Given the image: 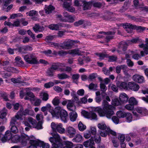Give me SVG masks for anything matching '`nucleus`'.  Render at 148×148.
I'll use <instances>...</instances> for the list:
<instances>
[{
	"mask_svg": "<svg viewBox=\"0 0 148 148\" xmlns=\"http://www.w3.org/2000/svg\"><path fill=\"white\" fill-rule=\"evenodd\" d=\"M49 45L51 47H53L57 49H62L61 43L60 44L55 42H51L49 43Z\"/></svg>",
	"mask_w": 148,
	"mask_h": 148,
	"instance_id": "obj_32",
	"label": "nucleus"
},
{
	"mask_svg": "<svg viewBox=\"0 0 148 148\" xmlns=\"http://www.w3.org/2000/svg\"><path fill=\"white\" fill-rule=\"evenodd\" d=\"M118 138L120 142H124L125 138V136L124 134H120L118 136Z\"/></svg>",
	"mask_w": 148,
	"mask_h": 148,
	"instance_id": "obj_60",
	"label": "nucleus"
},
{
	"mask_svg": "<svg viewBox=\"0 0 148 148\" xmlns=\"http://www.w3.org/2000/svg\"><path fill=\"white\" fill-rule=\"evenodd\" d=\"M59 115L62 121L64 123L67 121L68 114L67 112L64 110L61 109Z\"/></svg>",
	"mask_w": 148,
	"mask_h": 148,
	"instance_id": "obj_14",
	"label": "nucleus"
},
{
	"mask_svg": "<svg viewBox=\"0 0 148 148\" xmlns=\"http://www.w3.org/2000/svg\"><path fill=\"white\" fill-rule=\"evenodd\" d=\"M61 109L62 108L60 106L56 107L54 109H53V107L50 113L53 117L59 118Z\"/></svg>",
	"mask_w": 148,
	"mask_h": 148,
	"instance_id": "obj_13",
	"label": "nucleus"
},
{
	"mask_svg": "<svg viewBox=\"0 0 148 148\" xmlns=\"http://www.w3.org/2000/svg\"><path fill=\"white\" fill-rule=\"evenodd\" d=\"M121 67H120V66H116V71L117 73H120L121 70V67L122 69L124 70L125 68H126V65H121Z\"/></svg>",
	"mask_w": 148,
	"mask_h": 148,
	"instance_id": "obj_57",
	"label": "nucleus"
},
{
	"mask_svg": "<svg viewBox=\"0 0 148 148\" xmlns=\"http://www.w3.org/2000/svg\"><path fill=\"white\" fill-rule=\"evenodd\" d=\"M91 139L93 140L94 141L97 143H99L101 142V137L99 134L95 135L94 137H91Z\"/></svg>",
	"mask_w": 148,
	"mask_h": 148,
	"instance_id": "obj_34",
	"label": "nucleus"
},
{
	"mask_svg": "<svg viewBox=\"0 0 148 148\" xmlns=\"http://www.w3.org/2000/svg\"><path fill=\"white\" fill-rule=\"evenodd\" d=\"M51 126L54 131L56 130L60 134H63L65 132V129L63 127L62 124L60 123L56 124L54 122H52L51 124Z\"/></svg>",
	"mask_w": 148,
	"mask_h": 148,
	"instance_id": "obj_8",
	"label": "nucleus"
},
{
	"mask_svg": "<svg viewBox=\"0 0 148 148\" xmlns=\"http://www.w3.org/2000/svg\"><path fill=\"white\" fill-rule=\"evenodd\" d=\"M128 44L124 41H122L119 43V48L121 49L123 51H125L126 50Z\"/></svg>",
	"mask_w": 148,
	"mask_h": 148,
	"instance_id": "obj_30",
	"label": "nucleus"
},
{
	"mask_svg": "<svg viewBox=\"0 0 148 148\" xmlns=\"http://www.w3.org/2000/svg\"><path fill=\"white\" fill-rule=\"evenodd\" d=\"M66 105L67 108L70 110H73V108L74 106V101L71 100H69Z\"/></svg>",
	"mask_w": 148,
	"mask_h": 148,
	"instance_id": "obj_31",
	"label": "nucleus"
},
{
	"mask_svg": "<svg viewBox=\"0 0 148 148\" xmlns=\"http://www.w3.org/2000/svg\"><path fill=\"white\" fill-rule=\"evenodd\" d=\"M36 121L31 117L28 118L27 121L24 122V124L25 126L30 128H34V127L36 126Z\"/></svg>",
	"mask_w": 148,
	"mask_h": 148,
	"instance_id": "obj_12",
	"label": "nucleus"
},
{
	"mask_svg": "<svg viewBox=\"0 0 148 148\" xmlns=\"http://www.w3.org/2000/svg\"><path fill=\"white\" fill-rule=\"evenodd\" d=\"M66 135L70 138L74 137L76 134V130L75 128L71 126L66 128Z\"/></svg>",
	"mask_w": 148,
	"mask_h": 148,
	"instance_id": "obj_9",
	"label": "nucleus"
},
{
	"mask_svg": "<svg viewBox=\"0 0 148 148\" xmlns=\"http://www.w3.org/2000/svg\"><path fill=\"white\" fill-rule=\"evenodd\" d=\"M129 103L132 105L134 106L137 104V101L136 99L133 97H132L130 98L129 100Z\"/></svg>",
	"mask_w": 148,
	"mask_h": 148,
	"instance_id": "obj_47",
	"label": "nucleus"
},
{
	"mask_svg": "<svg viewBox=\"0 0 148 148\" xmlns=\"http://www.w3.org/2000/svg\"><path fill=\"white\" fill-rule=\"evenodd\" d=\"M121 102L118 99H115L112 101V104L114 106H118L121 105Z\"/></svg>",
	"mask_w": 148,
	"mask_h": 148,
	"instance_id": "obj_50",
	"label": "nucleus"
},
{
	"mask_svg": "<svg viewBox=\"0 0 148 148\" xmlns=\"http://www.w3.org/2000/svg\"><path fill=\"white\" fill-rule=\"evenodd\" d=\"M72 70L71 68L69 66H66L65 65H52L50 68L48 69L47 73L48 76H52L53 75V73L56 71L70 73Z\"/></svg>",
	"mask_w": 148,
	"mask_h": 148,
	"instance_id": "obj_2",
	"label": "nucleus"
},
{
	"mask_svg": "<svg viewBox=\"0 0 148 148\" xmlns=\"http://www.w3.org/2000/svg\"><path fill=\"white\" fill-rule=\"evenodd\" d=\"M143 139L142 138H138L133 140V142L135 143L136 145H138L141 144L143 142Z\"/></svg>",
	"mask_w": 148,
	"mask_h": 148,
	"instance_id": "obj_51",
	"label": "nucleus"
},
{
	"mask_svg": "<svg viewBox=\"0 0 148 148\" xmlns=\"http://www.w3.org/2000/svg\"><path fill=\"white\" fill-rule=\"evenodd\" d=\"M30 138H34V137L32 136H30ZM30 137L27 135L23 134H21L20 136H18L17 141L20 142L22 145L25 146L26 145L28 141L29 140Z\"/></svg>",
	"mask_w": 148,
	"mask_h": 148,
	"instance_id": "obj_7",
	"label": "nucleus"
},
{
	"mask_svg": "<svg viewBox=\"0 0 148 148\" xmlns=\"http://www.w3.org/2000/svg\"><path fill=\"white\" fill-rule=\"evenodd\" d=\"M97 126L99 129L102 130H106L107 128L106 124L103 123H99Z\"/></svg>",
	"mask_w": 148,
	"mask_h": 148,
	"instance_id": "obj_45",
	"label": "nucleus"
},
{
	"mask_svg": "<svg viewBox=\"0 0 148 148\" xmlns=\"http://www.w3.org/2000/svg\"><path fill=\"white\" fill-rule=\"evenodd\" d=\"M68 53L72 56H74L76 55H80V51L78 49H75L69 51Z\"/></svg>",
	"mask_w": 148,
	"mask_h": 148,
	"instance_id": "obj_33",
	"label": "nucleus"
},
{
	"mask_svg": "<svg viewBox=\"0 0 148 148\" xmlns=\"http://www.w3.org/2000/svg\"><path fill=\"white\" fill-rule=\"evenodd\" d=\"M51 135L53 137H51L49 138V140L52 144V145H57L58 146H62L63 145L61 142V139L60 137L57 133H52Z\"/></svg>",
	"mask_w": 148,
	"mask_h": 148,
	"instance_id": "obj_4",
	"label": "nucleus"
},
{
	"mask_svg": "<svg viewBox=\"0 0 148 148\" xmlns=\"http://www.w3.org/2000/svg\"><path fill=\"white\" fill-rule=\"evenodd\" d=\"M12 135L9 130L7 131L5 135L1 138V140L3 143L6 142L7 140L10 139L12 137Z\"/></svg>",
	"mask_w": 148,
	"mask_h": 148,
	"instance_id": "obj_15",
	"label": "nucleus"
},
{
	"mask_svg": "<svg viewBox=\"0 0 148 148\" xmlns=\"http://www.w3.org/2000/svg\"><path fill=\"white\" fill-rule=\"evenodd\" d=\"M23 115L26 116L27 115H29L33 116L34 114V112L32 110H29L27 108L23 110Z\"/></svg>",
	"mask_w": 148,
	"mask_h": 148,
	"instance_id": "obj_36",
	"label": "nucleus"
},
{
	"mask_svg": "<svg viewBox=\"0 0 148 148\" xmlns=\"http://www.w3.org/2000/svg\"><path fill=\"white\" fill-rule=\"evenodd\" d=\"M133 80L138 83H142L144 81V78L143 76L139 75H136L133 77Z\"/></svg>",
	"mask_w": 148,
	"mask_h": 148,
	"instance_id": "obj_19",
	"label": "nucleus"
},
{
	"mask_svg": "<svg viewBox=\"0 0 148 148\" xmlns=\"http://www.w3.org/2000/svg\"><path fill=\"white\" fill-rule=\"evenodd\" d=\"M129 8V4L127 2H125L121 8L119 10V11L121 13L124 12L126 10Z\"/></svg>",
	"mask_w": 148,
	"mask_h": 148,
	"instance_id": "obj_40",
	"label": "nucleus"
},
{
	"mask_svg": "<svg viewBox=\"0 0 148 148\" xmlns=\"http://www.w3.org/2000/svg\"><path fill=\"white\" fill-rule=\"evenodd\" d=\"M49 28L52 30H57L59 29V25L58 24H51L49 25Z\"/></svg>",
	"mask_w": 148,
	"mask_h": 148,
	"instance_id": "obj_46",
	"label": "nucleus"
},
{
	"mask_svg": "<svg viewBox=\"0 0 148 148\" xmlns=\"http://www.w3.org/2000/svg\"><path fill=\"white\" fill-rule=\"evenodd\" d=\"M74 136V138L72 139L73 142L78 143L82 141L83 139L82 136L79 134H76Z\"/></svg>",
	"mask_w": 148,
	"mask_h": 148,
	"instance_id": "obj_27",
	"label": "nucleus"
},
{
	"mask_svg": "<svg viewBox=\"0 0 148 148\" xmlns=\"http://www.w3.org/2000/svg\"><path fill=\"white\" fill-rule=\"evenodd\" d=\"M31 143L33 144H35L36 147L39 146L40 147H42L44 144V142L39 140H32Z\"/></svg>",
	"mask_w": 148,
	"mask_h": 148,
	"instance_id": "obj_29",
	"label": "nucleus"
},
{
	"mask_svg": "<svg viewBox=\"0 0 148 148\" xmlns=\"http://www.w3.org/2000/svg\"><path fill=\"white\" fill-rule=\"evenodd\" d=\"M43 123V122L42 121H39L38 123H36V126H35L34 127V128H36L38 130H40L42 129V125Z\"/></svg>",
	"mask_w": 148,
	"mask_h": 148,
	"instance_id": "obj_53",
	"label": "nucleus"
},
{
	"mask_svg": "<svg viewBox=\"0 0 148 148\" xmlns=\"http://www.w3.org/2000/svg\"><path fill=\"white\" fill-rule=\"evenodd\" d=\"M145 42L146 43L145 44L143 43L139 45V46L140 48H143L144 51H141L140 52L141 55L143 56H145V54L146 55L148 54V38H146Z\"/></svg>",
	"mask_w": 148,
	"mask_h": 148,
	"instance_id": "obj_10",
	"label": "nucleus"
},
{
	"mask_svg": "<svg viewBox=\"0 0 148 148\" xmlns=\"http://www.w3.org/2000/svg\"><path fill=\"white\" fill-rule=\"evenodd\" d=\"M23 108H21L19 111L17 112L15 116L17 119H21L23 116Z\"/></svg>",
	"mask_w": 148,
	"mask_h": 148,
	"instance_id": "obj_38",
	"label": "nucleus"
},
{
	"mask_svg": "<svg viewBox=\"0 0 148 148\" xmlns=\"http://www.w3.org/2000/svg\"><path fill=\"white\" fill-rule=\"evenodd\" d=\"M83 9L84 10H86L90 9L92 5L91 2H87L85 1L83 2Z\"/></svg>",
	"mask_w": 148,
	"mask_h": 148,
	"instance_id": "obj_28",
	"label": "nucleus"
},
{
	"mask_svg": "<svg viewBox=\"0 0 148 148\" xmlns=\"http://www.w3.org/2000/svg\"><path fill=\"white\" fill-rule=\"evenodd\" d=\"M115 32L110 31L106 32L100 31L99 32V34H104L107 35L105 38V40L107 42L113 38L114 36L112 35L115 34Z\"/></svg>",
	"mask_w": 148,
	"mask_h": 148,
	"instance_id": "obj_11",
	"label": "nucleus"
},
{
	"mask_svg": "<svg viewBox=\"0 0 148 148\" xmlns=\"http://www.w3.org/2000/svg\"><path fill=\"white\" fill-rule=\"evenodd\" d=\"M57 76L58 78L61 79H63L67 78H69L70 77L65 73H59L58 74Z\"/></svg>",
	"mask_w": 148,
	"mask_h": 148,
	"instance_id": "obj_39",
	"label": "nucleus"
},
{
	"mask_svg": "<svg viewBox=\"0 0 148 148\" xmlns=\"http://www.w3.org/2000/svg\"><path fill=\"white\" fill-rule=\"evenodd\" d=\"M117 57L114 55L108 57V61L110 62L115 61L117 60Z\"/></svg>",
	"mask_w": 148,
	"mask_h": 148,
	"instance_id": "obj_63",
	"label": "nucleus"
},
{
	"mask_svg": "<svg viewBox=\"0 0 148 148\" xmlns=\"http://www.w3.org/2000/svg\"><path fill=\"white\" fill-rule=\"evenodd\" d=\"M126 113L121 110L118 111L116 112V115L119 118H123L125 117Z\"/></svg>",
	"mask_w": 148,
	"mask_h": 148,
	"instance_id": "obj_41",
	"label": "nucleus"
},
{
	"mask_svg": "<svg viewBox=\"0 0 148 148\" xmlns=\"http://www.w3.org/2000/svg\"><path fill=\"white\" fill-rule=\"evenodd\" d=\"M52 103L54 106H57L60 103V100L57 97H56L53 99L52 101Z\"/></svg>",
	"mask_w": 148,
	"mask_h": 148,
	"instance_id": "obj_54",
	"label": "nucleus"
},
{
	"mask_svg": "<svg viewBox=\"0 0 148 148\" xmlns=\"http://www.w3.org/2000/svg\"><path fill=\"white\" fill-rule=\"evenodd\" d=\"M91 136V133L89 131H87L84 133V136L86 139L89 138Z\"/></svg>",
	"mask_w": 148,
	"mask_h": 148,
	"instance_id": "obj_64",
	"label": "nucleus"
},
{
	"mask_svg": "<svg viewBox=\"0 0 148 148\" xmlns=\"http://www.w3.org/2000/svg\"><path fill=\"white\" fill-rule=\"evenodd\" d=\"M78 42L77 40H74L70 39L66 40L62 43H61V49H69L71 48L74 43Z\"/></svg>",
	"mask_w": 148,
	"mask_h": 148,
	"instance_id": "obj_6",
	"label": "nucleus"
},
{
	"mask_svg": "<svg viewBox=\"0 0 148 148\" xmlns=\"http://www.w3.org/2000/svg\"><path fill=\"white\" fill-rule=\"evenodd\" d=\"M134 25L128 23H125L123 25V27L125 29L126 32L129 33H131L133 31V30L134 29Z\"/></svg>",
	"mask_w": 148,
	"mask_h": 148,
	"instance_id": "obj_17",
	"label": "nucleus"
},
{
	"mask_svg": "<svg viewBox=\"0 0 148 148\" xmlns=\"http://www.w3.org/2000/svg\"><path fill=\"white\" fill-rule=\"evenodd\" d=\"M129 88L131 90L137 91L139 90L140 87L136 83L134 82H130L128 83Z\"/></svg>",
	"mask_w": 148,
	"mask_h": 148,
	"instance_id": "obj_16",
	"label": "nucleus"
},
{
	"mask_svg": "<svg viewBox=\"0 0 148 148\" xmlns=\"http://www.w3.org/2000/svg\"><path fill=\"white\" fill-rule=\"evenodd\" d=\"M23 58L25 61L29 64H39L35 53H31L25 55L23 56Z\"/></svg>",
	"mask_w": 148,
	"mask_h": 148,
	"instance_id": "obj_3",
	"label": "nucleus"
},
{
	"mask_svg": "<svg viewBox=\"0 0 148 148\" xmlns=\"http://www.w3.org/2000/svg\"><path fill=\"white\" fill-rule=\"evenodd\" d=\"M64 146L63 148H72L73 147V143L71 141H64Z\"/></svg>",
	"mask_w": 148,
	"mask_h": 148,
	"instance_id": "obj_37",
	"label": "nucleus"
},
{
	"mask_svg": "<svg viewBox=\"0 0 148 148\" xmlns=\"http://www.w3.org/2000/svg\"><path fill=\"white\" fill-rule=\"evenodd\" d=\"M15 60L16 63L18 64L20 63L21 64H24V62L22 60L21 58L19 56H16L15 58Z\"/></svg>",
	"mask_w": 148,
	"mask_h": 148,
	"instance_id": "obj_62",
	"label": "nucleus"
},
{
	"mask_svg": "<svg viewBox=\"0 0 148 148\" xmlns=\"http://www.w3.org/2000/svg\"><path fill=\"white\" fill-rule=\"evenodd\" d=\"M136 110L139 114H138L136 112H133L134 116L136 117V119H139L141 117L145 116L147 114V110L142 107H137L136 108Z\"/></svg>",
	"mask_w": 148,
	"mask_h": 148,
	"instance_id": "obj_5",
	"label": "nucleus"
},
{
	"mask_svg": "<svg viewBox=\"0 0 148 148\" xmlns=\"http://www.w3.org/2000/svg\"><path fill=\"white\" fill-rule=\"evenodd\" d=\"M128 97L127 95L125 93H122L119 97L120 101L122 103L127 102L128 101Z\"/></svg>",
	"mask_w": 148,
	"mask_h": 148,
	"instance_id": "obj_18",
	"label": "nucleus"
},
{
	"mask_svg": "<svg viewBox=\"0 0 148 148\" xmlns=\"http://www.w3.org/2000/svg\"><path fill=\"white\" fill-rule=\"evenodd\" d=\"M128 43L132 42L134 43H141V44L143 43L142 40L139 38H134L130 40H129L128 41Z\"/></svg>",
	"mask_w": 148,
	"mask_h": 148,
	"instance_id": "obj_35",
	"label": "nucleus"
},
{
	"mask_svg": "<svg viewBox=\"0 0 148 148\" xmlns=\"http://www.w3.org/2000/svg\"><path fill=\"white\" fill-rule=\"evenodd\" d=\"M134 29L136 30L138 32H141L143 31L146 28L145 27L139 26H136L134 25Z\"/></svg>",
	"mask_w": 148,
	"mask_h": 148,
	"instance_id": "obj_44",
	"label": "nucleus"
},
{
	"mask_svg": "<svg viewBox=\"0 0 148 148\" xmlns=\"http://www.w3.org/2000/svg\"><path fill=\"white\" fill-rule=\"evenodd\" d=\"M85 115L87 118L92 119H96L97 118L96 114L92 112H86L85 114Z\"/></svg>",
	"mask_w": 148,
	"mask_h": 148,
	"instance_id": "obj_21",
	"label": "nucleus"
},
{
	"mask_svg": "<svg viewBox=\"0 0 148 148\" xmlns=\"http://www.w3.org/2000/svg\"><path fill=\"white\" fill-rule=\"evenodd\" d=\"M55 36L49 35L47 36L45 38V40L46 42L49 44V41L52 40L54 38Z\"/></svg>",
	"mask_w": 148,
	"mask_h": 148,
	"instance_id": "obj_56",
	"label": "nucleus"
},
{
	"mask_svg": "<svg viewBox=\"0 0 148 148\" xmlns=\"http://www.w3.org/2000/svg\"><path fill=\"white\" fill-rule=\"evenodd\" d=\"M96 55L99 57V59L101 60H103L105 58H107L108 57V55L103 53H97Z\"/></svg>",
	"mask_w": 148,
	"mask_h": 148,
	"instance_id": "obj_52",
	"label": "nucleus"
},
{
	"mask_svg": "<svg viewBox=\"0 0 148 148\" xmlns=\"http://www.w3.org/2000/svg\"><path fill=\"white\" fill-rule=\"evenodd\" d=\"M70 120L72 122L75 121L77 117V113L75 111L72 110L69 114Z\"/></svg>",
	"mask_w": 148,
	"mask_h": 148,
	"instance_id": "obj_23",
	"label": "nucleus"
},
{
	"mask_svg": "<svg viewBox=\"0 0 148 148\" xmlns=\"http://www.w3.org/2000/svg\"><path fill=\"white\" fill-rule=\"evenodd\" d=\"M33 29L36 33L41 32L44 30L43 26H40L37 24L35 25V26L33 27Z\"/></svg>",
	"mask_w": 148,
	"mask_h": 148,
	"instance_id": "obj_25",
	"label": "nucleus"
},
{
	"mask_svg": "<svg viewBox=\"0 0 148 148\" xmlns=\"http://www.w3.org/2000/svg\"><path fill=\"white\" fill-rule=\"evenodd\" d=\"M126 121L128 122H130L132 121V114L129 113H127L126 114Z\"/></svg>",
	"mask_w": 148,
	"mask_h": 148,
	"instance_id": "obj_48",
	"label": "nucleus"
},
{
	"mask_svg": "<svg viewBox=\"0 0 148 148\" xmlns=\"http://www.w3.org/2000/svg\"><path fill=\"white\" fill-rule=\"evenodd\" d=\"M103 108L100 107H97L95 110L98 113L100 116H106L110 119L114 114L113 109L114 107L109 105L106 100H104L103 102Z\"/></svg>",
	"mask_w": 148,
	"mask_h": 148,
	"instance_id": "obj_1",
	"label": "nucleus"
},
{
	"mask_svg": "<svg viewBox=\"0 0 148 148\" xmlns=\"http://www.w3.org/2000/svg\"><path fill=\"white\" fill-rule=\"evenodd\" d=\"M41 96H42V99L44 101H46L49 99V95L47 93L43 92L42 93Z\"/></svg>",
	"mask_w": 148,
	"mask_h": 148,
	"instance_id": "obj_55",
	"label": "nucleus"
},
{
	"mask_svg": "<svg viewBox=\"0 0 148 148\" xmlns=\"http://www.w3.org/2000/svg\"><path fill=\"white\" fill-rule=\"evenodd\" d=\"M17 120L18 119L15 116L12 118L10 122V126H15L17 123Z\"/></svg>",
	"mask_w": 148,
	"mask_h": 148,
	"instance_id": "obj_42",
	"label": "nucleus"
},
{
	"mask_svg": "<svg viewBox=\"0 0 148 148\" xmlns=\"http://www.w3.org/2000/svg\"><path fill=\"white\" fill-rule=\"evenodd\" d=\"M83 145L86 147H90L93 146V145H95V143L93 140H92L91 138L84 142Z\"/></svg>",
	"mask_w": 148,
	"mask_h": 148,
	"instance_id": "obj_22",
	"label": "nucleus"
},
{
	"mask_svg": "<svg viewBox=\"0 0 148 148\" xmlns=\"http://www.w3.org/2000/svg\"><path fill=\"white\" fill-rule=\"evenodd\" d=\"M3 68L5 70L9 72L15 73H17L18 72V71L17 69L13 67L5 66L3 67Z\"/></svg>",
	"mask_w": 148,
	"mask_h": 148,
	"instance_id": "obj_26",
	"label": "nucleus"
},
{
	"mask_svg": "<svg viewBox=\"0 0 148 148\" xmlns=\"http://www.w3.org/2000/svg\"><path fill=\"white\" fill-rule=\"evenodd\" d=\"M75 17L73 16L70 15L67 18H65L66 21L64 22H68L72 23L75 21Z\"/></svg>",
	"mask_w": 148,
	"mask_h": 148,
	"instance_id": "obj_49",
	"label": "nucleus"
},
{
	"mask_svg": "<svg viewBox=\"0 0 148 148\" xmlns=\"http://www.w3.org/2000/svg\"><path fill=\"white\" fill-rule=\"evenodd\" d=\"M10 132L14 134H16L18 132V129L16 126H11Z\"/></svg>",
	"mask_w": 148,
	"mask_h": 148,
	"instance_id": "obj_61",
	"label": "nucleus"
},
{
	"mask_svg": "<svg viewBox=\"0 0 148 148\" xmlns=\"http://www.w3.org/2000/svg\"><path fill=\"white\" fill-rule=\"evenodd\" d=\"M45 13L47 14L51 13L52 11L54 9V8L52 5L45 6Z\"/></svg>",
	"mask_w": 148,
	"mask_h": 148,
	"instance_id": "obj_24",
	"label": "nucleus"
},
{
	"mask_svg": "<svg viewBox=\"0 0 148 148\" xmlns=\"http://www.w3.org/2000/svg\"><path fill=\"white\" fill-rule=\"evenodd\" d=\"M26 14H28L29 16H33L36 15L37 14V12L35 10H32L29 12H27Z\"/></svg>",
	"mask_w": 148,
	"mask_h": 148,
	"instance_id": "obj_58",
	"label": "nucleus"
},
{
	"mask_svg": "<svg viewBox=\"0 0 148 148\" xmlns=\"http://www.w3.org/2000/svg\"><path fill=\"white\" fill-rule=\"evenodd\" d=\"M97 87V84H94L93 83H91L89 84L88 88L90 90H96Z\"/></svg>",
	"mask_w": 148,
	"mask_h": 148,
	"instance_id": "obj_59",
	"label": "nucleus"
},
{
	"mask_svg": "<svg viewBox=\"0 0 148 148\" xmlns=\"http://www.w3.org/2000/svg\"><path fill=\"white\" fill-rule=\"evenodd\" d=\"M78 127L79 130L81 131H83L86 129V126L84 125L80 121L78 124Z\"/></svg>",
	"mask_w": 148,
	"mask_h": 148,
	"instance_id": "obj_43",
	"label": "nucleus"
},
{
	"mask_svg": "<svg viewBox=\"0 0 148 148\" xmlns=\"http://www.w3.org/2000/svg\"><path fill=\"white\" fill-rule=\"evenodd\" d=\"M117 86L121 89L127 90L129 89L128 83L125 82H119L117 84Z\"/></svg>",
	"mask_w": 148,
	"mask_h": 148,
	"instance_id": "obj_20",
	"label": "nucleus"
}]
</instances>
